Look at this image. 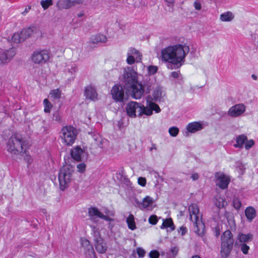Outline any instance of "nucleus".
<instances>
[{
    "label": "nucleus",
    "instance_id": "f257e3e1",
    "mask_svg": "<svg viewBox=\"0 0 258 258\" xmlns=\"http://www.w3.org/2000/svg\"><path fill=\"white\" fill-rule=\"evenodd\" d=\"M189 51V48L185 44L168 46L161 50V59L169 63L167 66L168 69H177L183 65L185 57Z\"/></svg>",
    "mask_w": 258,
    "mask_h": 258
},
{
    "label": "nucleus",
    "instance_id": "f03ea898",
    "mask_svg": "<svg viewBox=\"0 0 258 258\" xmlns=\"http://www.w3.org/2000/svg\"><path fill=\"white\" fill-rule=\"evenodd\" d=\"M76 174L75 167L71 164L63 165L60 169L58 173V181L59 188L61 190H64L68 188L74 179Z\"/></svg>",
    "mask_w": 258,
    "mask_h": 258
},
{
    "label": "nucleus",
    "instance_id": "7ed1b4c3",
    "mask_svg": "<svg viewBox=\"0 0 258 258\" xmlns=\"http://www.w3.org/2000/svg\"><path fill=\"white\" fill-rule=\"evenodd\" d=\"M28 145V142L21 135H13L8 141L7 151L12 154L19 155L26 149Z\"/></svg>",
    "mask_w": 258,
    "mask_h": 258
},
{
    "label": "nucleus",
    "instance_id": "20e7f679",
    "mask_svg": "<svg viewBox=\"0 0 258 258\" xmlns=\"http://www.w3.org/2000/svg\"><path fill=\"white\" fill-rule=\"evenodd\" d=\"M233 235L229 230H226L221 235V254L222 257L227 258L233 245Z\"/></svg>",
    "mask_w": 258,
    "mask_h": 258
},
{
    "label": "nucleus",
    "instance_id": "39448f33",
    "mask_svg": "<svg viewBox=\"0 0 258 258\" xmlns=\"http://www.w3.org/2000/svg\"><path fill=\"white\" fill-rule=\"evenodd\" d=\"M190 214L192 213L194 215L195 222L194 223L195 232L199 236H202L204 234V224L201 222L198 219V214L199 213V207L197 204H192L188 208Z\"/></svg>",
    "mask_w": 258,
    "mask_h": 258
},
{
    "label": "nucleus",
    "instance_id": "423d86ee",
    "mask_svg": "<svg viewBox=\"0 0 258 258\" xmlns=\"http://www.w3.org/2000/svg\"><path fill=\"white\" fill-rule=\"evenodd\" d=\"M62 139L67 145H72L76 140L77 132L75 127L73 126H67L62 128Z\"/></svg>",
    "mask_w": 258,
    "mask_h": 258
},
{
    "label": "nucleus",
    "instance_id": "0eeeda50",
    "mask_svg": "<svg viewBox=\"0 0 258 258\" xmlns=\"http://www.w3.org/2000/svg\"><path fill=\"white\" fill-rule=\"evenodd\" d=\"M124 86L120 84H115L111 90V95L112 99L116 102L124 104L127 100V97L125 95Z\"/></svg>",
    "mask_w": 258,
    "mask_h": 258
},
{
    "label": "nucleus",
    "instance_id": "6e6552de",
    "mask_svg": "<svg viewBox=\"0 0 258 258\" xmlns=\"http://www.w3.org/2000/svg\"><path fill=\"white\" fill-rule=\"evenodd\" d=\"M92 230L94 234V241L96 251L99 253H104L107 250L106 243L104 240L100 236L98 229L95 226H91Z\"/></svg>",
    "mask_w": 258,
    "mask_h": 258
},
{
    "label": "nucleus",
    "instance_id": "1a4fd4ad",
    "mask_svg": "<svg viewBox=\"0 0 258 258\" xmlns=\"http://www.w3.org/2000/svg\"><path fill=\"white\" fill-rule=\"evenodd\" d=\"M124 88L129 90V88L138 82L136 73L133 70L128 69L124 70L123 74Z\"/></svg>",
    "mask_w": 258,
    "mask_h": 258
},
{
    "label": "nucleus",
    "instance_id": "9d476101",
    "mask_svg": "<svg viewBox=\"0 0 258 258\" xmlns=\"http://www.w3.org/2000/svg\"><path fill=\"white\" fill-rule=\"evenodd\" d=\"M32 60L35 63H43L48 59V51L42 50L35 51L32 55Z\"/></svg>",
    "mask_w": 258,
    "mask_h": 258
},
{
    "label": "nucleus",
    "instance_id": "9b49d317",
    "mask_svg": "<svg viewBox=\"0 0 258 258\" xmlns=\"http://www.w3.org/2000/svg\"><path fill=\"white\" fill-rule=\"evenodd\" d=\"M127 90L132 92V96L136 99H140L145 92L144 86L139 82L134 84V86L130 87Z\"/></svg>",
    "mask_w": 258,
    "mask_h": 258
},
{
    "label": "nucleus",
    "instance_id": "f8f14e48",
    "mask_svg": "<svg viewBox=\"0 0 258 258\" xmlns=\"http://www.w3.org/2000/svg\"><path fill=\"white\" fill-rule=\"evenodd\" d=\"M216 173L215 177L216 178V185L221 189H225L228 187L230 179L229 176L224 173H221L219 175Z\"/></svg>",
    "mask_w": 258,
    "mask_h": 258
},
{
    "label": "nucleus",
    "instance_id": "ddd939ff",
    "mask_svg": "<svg viewBox=\"0 0 258 258\" xmlns=\"http://www.w3.org/2000/svg\"><path fill=\"white\" fill-rule=\"evenodd\" d=\"M16 54L14 48L3 51L0 54V66L8 63Z\"/></svg>",
    "mask_w": 258,
    "mask_h": 258
},
{
    "label": "nucleus",
    "instance_id": "4468645a",
    "mask_svg": "<svg viewBox=\"0 0 258 258\" xmlns=\"http://www.w3.org/2000/svg\"><path fill=\"white\" fill-rule=\"evenodd\" d=\"M140 103L135 101H131L127 104L125 109L127 115L131 117L137 116L136 113H139Z\"/></svg>",
    "mask_w": 258,
    "mask_h": 258
},
{
    "label": "nucleus",
    "instance_id": "2eb2a0df",
    "mask_svg": "<svg viewBox=\"0 0 258 258\" xmlns=\"http://www.w3.org/2000/svg\"><path fill=\"white\" fill-rule=\"evenodd\" d=\"M71 155L72 158L77 161H81L85 157L86 158V153L85 150L78 146L72 149Z\"/></svg>",
    "mask_w": 258,
    "mask_h": 258
},
{
    "label": "nucleus",
    "instance_id": "dca6fc26",
    "mask_svg": "<svg viewBox=\"0 0 258 258\" xmlns=\"http://www.w3.org/2000/svg\"><path fill=\"white\" fill-rule=\"evenodd\" d=\"M245 111V106L243 104H237L231 107L228 114L231 117H237Z\"/></svg>",
    "mask_w": 258,
    "mask_h": 258
},
{
    "label": "nucleus",
    "instance_id": "f3484780",
    "mask_svg": "<svg viewBox=\"0 0 258 258\" xmlns=\"http://www.w3.org/2000/svg\"><path fill=\"white\" fill-rule=\"evenodd\" d=\"M84 96L87 99L95 101L98 99V94L96 89L91 85L87 86L84 90Z\"/></svg>",
    "mask_w": 258,
    "mask_h": 258
},
{
    "label": "nucleus",
    "instance_id": "a211bd4d",
    "mask_svg": "<svg viewBox=\"0 0 258 258\" xmlns=\"http://www.w3.org/2000/svg\"><path fill=\"white\" fill-rule=\"evenodd\" d=\"M135 202L140 209H152L153 208V200L149 196H146L143 200V201L140 202L138 199H135Z\"/></svg>",
    "mask_w": 258,
    "mask_h": 258
},
{
    "label": "nucleus",
    "instance_id": "6ab92c4d",
    "mask_svg": "<svg viewBox=\"0 0 258 258\" xmlns=\"http://www.w3.org/2000/svg\"><path fill=\"white\" fill-rule=\"evenodd\" d=\"M203 128V124L199 121H194L188 123L186 127L187 132L190 133H195L202 130Z\"/></svg>",
    "mask_w": 258,
    "mask_h": 258
},
{
    "label": "nucleus",
    "instance_id": "aec40b11",
    "mask_svg": "<svg viewBox=\"0 0 258 258\" xmlns=\"http://www.w3.org/2000/svg\"><path fill=\"white\" fill-rule=\"evenodd\" d=\"M38 30V28L35 26H31L28 28L23 29L21 32L22 35V40H25L31 37L33 34L36 33Z\"/></svg>",
    "mask_w": 258,
    "mask_h": 258
},
{
    "label": "nucleus",
    "instance_id": "412c9836",
    "mask_svg": "<svg viewBox=\"0 0 258 258\" xmlns=\"http://www.w3.org/2000/svg\"><path fill=\"white\" fill-rule=\"evenodd\" d=\"M253 238V235L248 233L247 234H244L243 233L240 232L237 235V240L240 243H246L250 242L252 240Z\"/></svg>",
    "mask_w": 258,
    "mask_h": 258
},
{
    "label": "nucleus",
    "instance_id": "4be33fe9",
    "mask_svg": "<svg viewBox=\"0 0 258 258\" xmlns=\"http://www.w3.org/2000/svg\"><path fill=\"white\" fill-rule=\"evenodd\" d=\"M75 3H76L75 1L71 0H59L57 3V6L59 9H67L74 6ZM77 3L80 4V2H78Z\"/></svg>",
    "mask_w": 258,
    "mask_h": 258
},
{
    "label": "nucleus",
    "instance_id": "5701e85b",
    "mask_svg": "<svg viewBox=\"0 0 258 258\" xmlns=\"http://www.w3.org/2000/svg\"><path fill=\"white\" fill-rule=\"evenodd\" d=\"M244 212L246 219L249 222H251L256 216L255 209L251 206L247 207Z\"/></svg>",
    "mask_w": 258,
    "mask_h": 258
},
{
    "label": "nucleus",
    "instance_id": "b1692460",
    "mask_svg": "<svg viewBox=\"0 0 258 258\" xmlns=\"http://www.w3.org/2000/svg\"><path fill=\"white\" fill-rule=\"evenodd\" d=\"M162 90L161 87H157L154 90L153 93V98L155 102H160L162 101Z\"/></svg>",
    "mask_w": 258,
    "mask_h": 258
},
{
    "label": "nucleus",
    "instance_id": "393cba45",
    "mask_svg": "<svg viewBox=\"0 0 258 258\" xmlns=\"http://www.w3.org/2000/svg\"><path fill=\"white\" fill-rule=\"evenodd\" d=\"M167 228H169L170 229V231H173L175 228V226L174 225L173 220L171 218L164 220L162 225L160 226V228L161 229H164Z\"/></svg>",
    "mask_w": 258,
    "mask_h": 258
},
{
    "label": "nucleus",
    "instance_id": "a878e982",
    "mask_svg": "<svg viewBox=\"0 0 258 258\" xmlns=\"http://www.w3.org/2000/svg\"><path fill=\"white\" fill-rule=\"evenodd\" d=\"M247 140V137L243 135L238 136L236 139V144L234 145V147L237 148H241L243 147V144Z\"/></svg>",
    "mask_w": 258,
    "mask_h": 258
},
{
    "label": "nucleus",
    "instance_id": "bb28decb",
    "mask_svg": "<svg viewBox=\"0 0 258 258\" xmlns=\"http://www.w3.org/2000/svg\"><path fill=\"white\" fill-rule=\"evenodd\" d=\"M90 134L94 140L95 144H96L99 147L103 148V144L104 141L102 139L100 135L97 133H90Z\"/></svg>",
    "mask_w": 258,
    "mask_h": 258
},
{
    "label": "nucleus",
    "instance_id": "cd10ccee",
    "mask_svg": "<svg viewBox=\"0 0 258 258\" xmlns=\"http://www.w3.org/2000/svg\"><path fill=\"white\" fill-rule=\"evenodd\" d=\"M127 54L135 55V57L136 59V62H139L142 60V55L139 50H137L135 48L130 47L128 49Z\"/></svg>",
    "mask_w": 258,
    "mask_h": 258
},
{
    "label": "nucleus",
    "instance_id": "c85d7f7f",
    "mask_svg": "<svg viewBox=\"0 0 258 258\" xmlns=\"http://www.w3.org/2000/svg\"><path fill=\"white\" fill-rule=\"evenodd\" d=\"M107 37L105 35L98 34L96 35L92 36L91 40L93 43H97L98 42L104 43L107 41Z\"/></svg>",
    "mask_w": 258,
    "mask_h": 258
},
{
    "label": "nucleus",
    "instance_id": "c756f323",
    "mask_svg": "<svg viewBox=\"0 0 258 258\" xmlns=\"http://www.w3.org/2000/svg\"><path fill=\"white\" fill-rule=\"evenodd\" d=\"M153 113V109L151 107L149 108L145 107L143 105L140 103V107L139 108V113L138 116H141L143 114L146 115H151Z\"/></svg>",
    "mask_w": 258,
    "mask_h": 258
},
{
    "label": "nucleus",
    "instance_id": "7c9ffc66",
    "mask_svg": "<svg viewBox=\"0 0 258 258\" xmlns=\"http://www.w3.org/2000/svg\"><path fill=\"white\" fill-rule=\"evenodd\" d=\"M234 16L231 12H226L220 15V19L223 22H229L232 20Z\"/></svg>",
    "mask_w": 258,
    "mask_h": 258
},
{
    "label": "nucleus",
    "instance_id": "2f4dec72",
    "mask_svg": "<svg viewBox=\"0 0 258 258\" xmlns=\"http://www.w3.org/2000/svg\"><path fill=\"white\" fill-rule=\"evenodd\" d=\"M88 214L91 218L96 217L100 218L102 213L96 207H91L88 209Z\"/></svg>",
    "mask_w": 258,
    "mask_h": 258
},
{
    "label": "nucleus",
    "instance_id": "473e14b6",
    "mask_svg": "<svg viewBox=\"0 0 258 258\" xmlns=\"http://www.w3.org/2000/svg\"><path fill=\"white\" fill-rule=\"evenodd\" d=\"M61 94V91L58 88L51 90L49 92V95L51 98L53 100H57L60 98Z\"/></svg>",
    "mask_w": 258,
    "mask_h": 258
},
{
    "label": "nucleus",
    "instance_id": "72a5a7b5",
    "mask_svg": "<svg viewBox=\"0 0 258 258\" xmlns=\"http://www.w3.org/2000/svg\"><path fill=\"white\" fill-rule=\"evenodd\" d=\"M227 205V203L225 198L220 197L215 198V205L219 209L223 208Z\"/></svg>",
    "mask_w": 258,
    "mask_h": 258
},
{
    "label": "nucleus",
    "instance_id": "f704fd0d",
    "mask_svg": "<svg viewBox=\"0 0 258 258\" xmlns=\"http://www.w3.org/2000/svg\"><path fill=\"white\" fill-rule=\"evenodd\" d=\"M126 222L130 229L134 230L136 229L134 217L132 214H130L128 217L126 218Z\"/></svg>",
    "mask_w": 258,
    "mask_h": 258
},
{
    "label": "nucleus",
    "instance_id": "c9c22d12",
    "mask_svg": "<svg viewBox=\"0 0 258 258\" xmlns=\"http://www.w3.org/2000/svg\"><path fill=\"white\" fill-rule=\"evenodd\" d=\"M170 76L174 79H176V83L180 84H181L183 83L182 77L179 71L172 72Z\"/></svg>",
    "mask_w": 258,
    "mask_h": 258
},
{
    "label": "nucleus",
    "instance_id": "e433bc0d",
    "mask_svg": "<svg viewBox=\"0 0 258 258\" xmlns=\"http://www.w3.org/2000/svg\"><path fill=\"white\" fill-rule=\"evenodd\" d=\"M178 252L177 247L174 246L172 247L169 251L166 252V256L167 258H175Z\"/></svg>",
    "mask_w": 258,
    "mask_h": 258
},
{
    "label": "nucleus",
    "instance_id": "4c0bfd02",
    "mask_svg": "<svg viewBox=\"0 0 258 258\" xmlns=\"http://www.w3.org/2000/svg\"><path fill=\"white\" fill-rule=\"evenodd\" d=\"M81 244L87 251L93 249V246L90 244V241L86 238L81 239Z\"/></svg>",
    "mask_w": 258,
    "mask_h": 258
},
{
    "label": "nucleus",
    "instance_id": "58836bf2",
    "mask_svg": "<svg viewBox=\"0 0 258 258\" xmlns=\"http://www.w3.org/2000/svg\"><path fill=\"white\" fill-rule=\"evenodd\" d=\"M22 35H21V33H15L13 34L12 37V40L16 43H19L22 41H24V40H22Z\"/></svg>",
    "mask_w": 258,
    "mask_h": 258
},
{
    "label": "nucleus",
    "instance_id": "ea45409f",
    "mask_svg": "<svg viewBox=\"0 0 258 258\" xmlns=\"http://www.w3.org/2000/svg\"><path fill=\"white\" fill-rule=\"evenodd\" d=\"M147 102L148 103V105L149 107H151V108L153 109V110H155L156 112L158 113L160 111V109L159 106L152 102V101L149 100V97H148L147 99Z\"/></svg>",
    "mask_w": 258,
    "mask_h": 258
},
{
    "label": "nucleus",
    "instance_id": "a19ab883",
    "mask_svg": "<svg viewBox=\"0 0 258 258\" xmlns=\"http://www.w3.org/2000/svg\"><path fill=\"white\" fill-rule=\"evenodd\" d=\"M169 135L173 137H176L179 134V130L176 126H172L169 128Z\"/></svg>",
    "mask_w": 258,
    "mask_h": 258
},
{
    "label": "nucleus",
    "instance_id": "79ce46f5",
    "mask_svg": "<svg viewBox=\"0 0 258 258\" xmlns=\"http://www.w3.org/2000/svg\"><path fill=\"white\" fill-rule=\"evenodd\" d=\"M239 247L244 254H247L248 253L250 247L246 243H240Z\"/></svg>",
    "mask_w": 258,
    "mask_h": 258
},
{
    "label": "nucleus",
    "instance_id": "37998d69",
    "mask_svg": "<svg viewBox=\"0 0 258 258\" xmlns=\"http://www.w3.org/2000/svg\"><path fill=\"white\" fill-rule=\"evenodd\" d=\"M236 167L238 169V172L241 174H243L245 171L244 165L240 161L237 162L236 163Z\"/></svg>",
    "mask_w": 258,
    "mask_h": 258
},
{
    "label": "nucleus",
    "instance_id": "c03bdc74",
    "mask_svg": "<svg viewBox=\"0 0 258 258\" xmlns=\"http://www.w3.org/2000/svg\"><path fill=\"white\" fill-rule=\"evenodd\" d=\"M148 73L150 75L156 74L158 71V67L155 66H149L148 68Z\"/></svg>",
    "mask_w": 258,
    "mask_h": 258
},
{
    "label": "nucleus",
    "instance_id": "a18cd8bd",
    "mask_svg": "<svg viewBox=\"0 0 258 258\" xmlns=\"http://www.w3.org/2000/svg\"><path fill=\"white\" fill-rule=\"evenodd\" d=\"M86 165L84 163H80L77 165V171L81 173H84L86 170Z\"/></svg>",
    "mask_w": 258,
    "mask_h": 258
},
{
    "label": "nucleus",
    "instance_id": "49530a36",
    "mask_svg": "<svg viewBox=\"0 0 258 258\" xmlns=\"http://www.w3.org/2000/svg\"><path fill=\"white\" fill-rule=\"evenodd\" d=\"M148 221L150 224L153 225H156L158 221V217L155 215H152L150 216Z\"/></svg>",
    "mask_w": 258,
    "mask_h": 258
},
{
    "label": "nucleus",
    "instance_id": "de8ad7c7",
    "mask_svg": "<svg viewBox=\"0 0 258 258\" xmlns=\"http://www.w3.org/2000/svg\"><path fill=\"white\" fill-rule=\"evenodd\" d=\"M149 256L150 258H159L160 253L158 250L154 249L149 252Z\"/></svg>",
    "mask_w": 258,
    "mask_h": 258
},
{
    "label": "nucleus",
    "instance_id": "09e8293b",
    "mask_svg": "<svg viewBox=\"0 0 258 258\" xmlns=\"http://www.w3.org/2000/svg\"><path fill=\"white\" fill-rule=\"evenodd\" d=\"M86 258H97L94 249L85 252Z\"/></svg>",
    "mask_w": 258,
    "mask_h": 258
},
{
    "label": "nucleus",
    "instance_id": "8fccbe9b",
    "mask_svg": "<svg viewBox=\"0 0 258 258\" xmlns=\"http://www.w3.org/2000/svg\"><path fill=\"white\" fill-rule=\"evenodd\" d=\"M78 71V68L76 64H73L71 66V68H68V72L71 73V75H74L73 78L75 77V73Z\"/></svg>",
    "mask_w": 258,
    "mask_h": 258
},
{
    "label": "nucleus",
    "instance_id": "3c124183",
    "mask_svg": "<svg viewBox=\"0 0 258 258\" xmlns=\"http://www.w3.org/2000/svg\"><path fill=\"white\" fill-rule=\"evenodd\" d=\"M127 58H126V62L128 64H134L136 59L134 56H133L132 55L127 54Z\"/></svg>",
    "mask_w": 258,
    "mask_h": 258
},
{
    "label": "nucleus",
    "instance_id": "603ef678",
    "mask_svg": "<svg viewBox=\"0 0 258 258\" xmlns=\"http://www.w3.org/2000/svg\"><path fill=\"white\" fill-rule=\"evenodd\" d=\"M137 253L139 257L143 258L145 255L146 251L142 247H138L137 248Z\"/></svg>",
    "mask_w": 258,
    "mask_h": 258
},
{
    "label": "nucleus",
    "instance_id": "864d4df0",
    "mask_svg": "<svg viewBox=\"0 0 258 258\" xmlns=\"http://www.w3.org/2000/svg\"><path fill=\"white\" fill-rule=\"evenodd\" d=\"M138 182L142 186H145L146 184V179L145 177H140L138 178Z\"/></svg>",
    "mask_w": 258,
    "mask_h": 258
},
{
    "label": "nucleus",
    "instance_id": "5fc2aeb1",
    "mask_svg": "<svg viewBox=\"0 0 258 258\" xmlns=\"http://www.w3.org/2000/svg\"><path fill=\"white\" fill-rule=\"evenodd\" d=\"M241 206V203L238 200L233 201V207L235 209L239 210Z\"/></svg>",
    "mask_w": 258,
    "mask_h": 258
},
{
    "label": "nucleus",
    "instance_id": "6e6d98bb",
    "mask_svg": "<svg viewBox=\"0 0 258 258\" xmlns=\"http://www.w3.org/2000/svg\"><path fill=\"white\" fill-rule=\"evenodd\" d=\"M254 144V142L252 140L248 141L245 145V148L248 150L251 148Z\"/></svg>",
    "mask_w": 258,
    "mask_h": 258
},
{
    "label": "nucleus",
    "instance_id": "4d7b16f0",
    "mask_svg": "<svg viewBox=\"0 0 258 258\" xmlns=\"http://www.w3.org/2000/svg\"><path fill=\"white\" fill-rule=\"evenodd\" d=\"M178 232L181 233V236H183L187 233V229L186 227L182 226L179 228Z\"/></svg>",
    "mask_w": 258,
    "mask_h": 258
},
{
    "label": "nucleus",
    "instance_id": "13d9d810",
    "mask_svg": "<svg viewBox=\"0 0 258 258\" xmlns=\"http://www.w3.org/2000/svg\"><path fill=\"white\" fill-rule=\"evenodd\" d=\"M44 105V111L45 112H48V99L45 98L43 101Z\"/></svg>",
    "mask_w": 258,
    "mask_h": 258
},
{
    "label": "nucleus",
    "instance_id": "bf43d9fd",
    "mask_svg": "<svg viewBox=\"0 0 258 258\" xmlns=\"http://www.w3.org/2000/svg\"><path fill=\"white\" fill-rule=\"evenodd\" d=\"M24 153H26V149H24ZM26 154V153H25ZM24 160H26L28 164L31 163V162H32V159L31 158V157L29 155H27L26 154V156L24 157Z\"/></svg>",
    "mask_w": 258,
    "mask_h": 258
},
{
    "label": "nucleus",
    "instance_id": "052dcab7",
    "mask_svg": "<svg viewBox=\"0 0 258 258\" xmlns=\"http://www.w3.org/2000/svg\"><path fill=\"white\" fill-rule=\"evenodd\" d=\"M42 7L46 10L48 8V0L41 1L40 2Z\"/></svg>",
    "mask_w": 258,
    "mask_h": 258
},
{
    "label": "nucleus",
    "instance_id": "680f3d73",
    "mask_svg": "<svg viewBox=\"0 0 258 258\" xmlns=\"http://www.w3.org/2000/svg\"><path fill=\"white\" fill-rule=\"evenodd\" d=\"M194 6L196 10H200L201 9V4L199 1H196L194 2Z\"/></svg>",
    "mask_w": 258,
    "mask_h": 258
},
{
    "label": "nucleus",
    "instance_id": "e2e57ef3",
    "mask_svg": "<svg viewBox=\"0 0 258 258\" xmlns=\"http://www.w3.org/2000/svg\"><path fill=\"white\" fill-rule=\"evenodd\" d=\"M53 119L59 122L60 120V116L58 112H55L53 115Z\"/></svg>",
    "mask_w": 258,
    "mask_h": 258
},
{
    "label": "nucleus",
    "instance_id": "0e129e2a",
    "mask_svg": "<svg viewBox=\"0 0 258 258\" xmlns=\"http://www.w3.org/2000/svg\"><path fill=\"white\" fill-rule=\"evenodd\" d=\"M100 218L106 221H109V222L113 221V220L112 218H110L107 216L104 215L103 213H102Z\"/></svg>",
    "mask_w": 258,
    "mask_h": 258
},
{
    "label": "nucleus",
    "instance_id": "69168bd1",
    "mask_svg": "<svg viewBox=\"0 0 258 258\" xmlns=\"http://www.w3.org/2000/svg\"><path fill=\"white\" fill-rule=\"evenodd\" d=\"M199 175L198 173H193L191 174V178L192 179V180L196 181V180H198L199 179Z\"/></svg>",
    "mask_w": 258,
    "mask_h": 258
},
{
    "label": "nucleus",
    "instance_id": "338daca9",
    "mask_svg": "<svg viewBox=\"0 0 258 258\" xmlns=\"http://www.w3.org/2000/svg\"><path fill=\"white\" fill-rule=\"evenodd\" d=\"M220 234V230L219 227H216L215 229V235L216 237H218Z\"/></svg>",
    "mask_w": 258,
    "mask_h": 258
},
{
    "label": "nucleus",
    "instance_id": "774afa93",
    "mask_svg": "<svg viewBox=\"0 0 258 258\" xmlns=\"http://www.w3.org/2000/svg\"><path fill=\"white\" fill-rule=\"evenodd\" d=\"M31 9V7L30 6H28L25 9L24 11L22 13V14L23 15H25Z\"/></svg>",
    "mask_w": 258,
    "mask_h": 258
}]
</instances>
